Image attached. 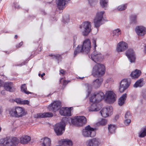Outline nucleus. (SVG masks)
<instances>
[{
  "mask_svg": "<svg viewBox=\"0 0 146 146\" xmlns=\"http://www.w3.org/2000/svg\"><path fill=\"white\" fill-rule=\"evenodd\" d=\"M40 73H39V74H38V76H40Z\"/></svg>",
  "mask_w": 146,
  "mask_h": 146,
  "instance_id": "nucleus-62",
  "label": "nucleus"
},
{
  "mask_svg": "<svg viewBox=\"0 0 146 146\" xmlns=\"http://www.w3.org/2000/svg\"><path fill=\"white\" fill-rule=\"evenodd\" d=\"M127 6V4L119 5L117 9L120 11L124 10L126 9Z\"/></svg>",
  "mask_w": 146,
  "mask_h": 146,
  "instance_id": "nucleus-39",
  "label": "nucleus"
},
{
  "mask_svg": "<svg viewBox=\"0 0 146 146\" xmlns=\"http://www.w3.org/2000/svg\"><path fill=\"white\" fill-rule=\"evenodd\" d=\"M105 72V66L100 63H98L94 67L92 74L94 77H97L100 75H103Z\"/></svg>",
  "mask_w": 146,
  "mask_h": 146,
  "instance_id": "nucleus-2",
  "label": "nucleus"
},
{
  "mask_svg": "<svg viewBox=\"0 0 146 146\" xmlns=\"http://www.w3.org/2000/svg\"><path fill=\"white\" fill-rule=\"evenodd\" d=\"M105 95L101 92H95L90 98V101L92 103H97L104 99Z\"/></svg>",
  "mask_w": 146,
  "mask_h": 146,
  "instance_id": "nucleus-4",
  "label": "nucleus"
},
{
  "mask_svg": "<svg viewBox=\"0 0 146 146\" xmlns=\"http://www.w3.org/2000/svg\"><path fill=\"white\" fill-rule=\"evenodd\" d=\"M82 134L85 137H93L96 134V129L91 127L90 125H88L83 130Z\"/></svg>",
  "mask_w": 146,
  "mask_h": 146,
  "instance_id": "nucleus-5",
  "label": "nucleus"
},
{
  "mask_svg": "<svg viewBox=\"0 0 146 146\" xmlns=\"http://www.w3.org/2000/svg\"><path fill=\"white\" fill-rule=\"evenodd\" d=\"M119 117V115H116L115 117V118L116 120H117Z\"/></svg>",
  "mask_w": 146,
  "mask_h": 146,
  "instance_id": "nucleus-55",
  "label": "nucleus"
},
{
  "mask_svg": "<svg viewBox=\"0 0 146 146\" xmlns=\"http://www.w3.org/2000/svg\"><path fill=\"white\" fill-rule=\"evenodd\" d=\"M89 57L95 62L97 63L98 62H101L104 58V57L101 53L95 51L91 55H88Z\"/></svg>",
  "mask_w": 146,
  "mask_h": 146,
  "instance_id": "nucleus-9",
  "label": "nucleus"
},
{
  "mask_svg": "<svg viewBox=\"0 0 146 146\" xmlns=\"http://www.w3.org/2000/svg\"><path fill=\"white\" fill-rule=\"evenodd\" d=\"M22 100L20 98H17L15 100V101L16 102L17 104H21Z\"/></svg>",
  "mask_w": 146,
  "mask_h": 146,
  "instance_id": "nucleus-48",
  "label": "nucleus"
},
{
  "mask_svg": "<svg viewBox=\"0 0 146 146\" xmlns=\"http://www.w3.org/2000/svg\"><path fill=\"white\" fill-rule=\"evenodd\" d=\"M61 104L59 101H54L49 106L48 109L50 111L55 112L60 108L62 106Z\"/></svg>",
  "mask_w": 146,
  "mask_h": 146,
  "instance_id": "nucleus-10",
  "label": "nucleus"
},
{
  "mask_svg": "<svg viewBox=\"0 0 146 146\" xmlns=\"http://www.w3.org/2000/svg\"><path fill=\"white\" fill-rule=\"evenodd\" d=\"M116 127L115 125L110 124L109 125L108 127V129L109 132L111 133L115 132Z\"/></svg>",
  "mask_w": 146,
  "mask_h": 146,
  "instance_id": "nucleus-37",
  "label": "nucleus"
},
{
  "mask_svg": "<svg viewBox=\"0 0 146 146\" xmlns=\"http://www.w3.org/2000/svg\"><path fill=\"white\" fill-rule=\"evenodd\" d=\"M126 55L131 63L135 62L136 57L135 53L133 49H128L126 52Z\"/></svg>",
  "mask_w": 146,
  "mask_h": 146,
  "instance_id": "nucleus-14",
  "label": "nucleus"
},
{
  "mask_svg": "<svg viewBox=\"0 0 146 146\" xmlns=\"http://www.w3.org/2000/svg\"><path fill=\"white\" fill-rule=\"evenodd\" d=\"M131 122V120L129 119L125 118L124 121V123L126 125H129Z\"/></svg>",
  "mask_w": 146,
  "mask_h": 146,
  "instance_id": "nucleus-45",
  "label": "nucleus"
},
{
  "mask_svg": "<svg viewBox=\"0 0 146 146\" xmlns=\"http://www.w3.org/2000/svg\"><path fill=\"white\" fill-rule=\"evenodd\" d=\"M70 0H56L58 7L59 9L62 10L65 7L66 3Z\"/></svg>",
  "mask_w": 146,
  "mask_h": 146,
  "instance_id": "nucleus-21",
  "label": "nucleus"
},
{
  "mask_svg": "<svg viewBox=\"0 0 146 146\" xmlns=\"http://www.w3.org/2000/svg\"><path fill=\"white\" fill-rule=\"evenodd\" d=\"M45 75V74L44 73H43V74H42L41 75V77H43V76H44Z\"/></svg>",
  "mask_w": 146,
  "mask_h": 146,
  "instance_id": "nucleus-57",
  "label": "nucleus"
},
{
  "mask_svg": "<svg viewBox=\"0 0 146 146\" xmlns=\"http://www.w3.org/2000/svg\"><path fill=\"white\" fill-rule=\"evenodd\" d=\"M127 48V44L124 42L122 41L118 44L117 50L118 52H122L126 50Z\"/></svg>",
  "mask_w": 146,
  "mask_h": 146,
  "instance_id": "nucleus-17",
  "label": "nucleus"
},
{
  "mask_svg": "<svg viewBox=\"0 0 146 146\" xmlns=\"http://www.w3.org/2000/svg\"><path fill=\"white\" fill-rule=\"evenodd\" d=\"M112 107H108L103 108L100 111L101 115L104 117H106L108 116L110 114L111 115L112 112Z\"/></svg>",
  "mask_w": 146,
  "mask_h": 146,
  "instance_id": "nucleus-13",
  "label": "nucleus"
},
{
  "mask_svg": "<svg viewBox=\"0 0 146 146\" xmlns=\"http://www.w3.org/2000/svg\"><path fill=\"white\" fill-rule=\"evenodd\" d=\"M1 127H0V132H1Z\"/></svg>",
  "mask_w": 146,
  "mask_h": 146,
  "instance_id": "nucleus-61",
  "label": "nucleus"
},
{
  "mask_svg": "<svg viewBox=\"0 0 146 146\" xmlns=\"http://www.w3.org/2000/svg\"><path fill=\"white\" fill-rule=\"evenodd\" d=\"M102 82V79L98 78L93 82L92 86L95 88H98L100 86Z\"/></svg>",
  "mask_w": 146,
  "mask_h": 146,
  "instance_id": "nucleus-25",
  "label": "nucleus"
},
{
  "mask_svg": "<svg viewBox=\"0 0 146 146\" xmlns=\"http://www.w3.org/2000/svg\"><path fill=\"white\" fill-rule=\"evenodd\" d=\"M53 114L52 113L47 112L43 113H40L37 114L38 117L44 118L46 117H50L53 116Z\"/></svg>",
  "mask_w": 146,
  "mask_h": 146,
  "instance_id": "nucleus-29",
  "label": "nucleus"
},
{
  "mask_svg": "<svg viewBox=\"0 0 146 146\" xmlns=\"http://www.w3.org/2000/svg\"><path fill=\"white\" fill-rule=\"evenodd\" d=\"M98 1V0H88L89 3L91 6L95 5Z\"/></svg>",
  "mask_w": 146,
  "mask_h": 146,
  "instance_id": "nucleus-44",
  "label": "nucleus"
},
{
  "mask_svg": "<svg viewBox=\"0 0 146 146\" xmlns=\"http://www.w3.org/2000/svg\"><path fill=\"white\" fill-rule=\"evenodd\" d=\"M139 137H143L146 136V127L141 129L139 133Z\"/></svg>",
  "mask_w": 146,
  "mask_h": 146,
  "instance_id": "nucleus-34",
  "label": "nucleus"
},
{
  "mask_svg": "<svg viewBox=\"0 0 146 146\" xmlns=\"http://www.w3.org/2000/svg\"><path fill=\"white\" fill-rule=\"evenodd\" d=\"M91 48V41L89 39H87L83 42L82 45H78L77 47L74 51V56L80 52L87 53L89 55Z\"/></svg>",
  "mask_w": 146,
  "mask_h": 146,
  "instance_id": "nucleus-1",
  "label": "nucleus"
},
{
  "mask_svg": "<svg viewBox=\"0 0 146 146\" xmlns=\"http://www.w3.org/2000/svg\"><path fill=\"white\" fill-rule=\"evenodd\" d=\"M51 139L48 137H44L40 139V143L42 146H51Z\"/></svg>",
  "mask_w": 146,
  "mask_h": 146,
  "instance_id": "nucleus-19",
  "label": "nucleus"
},
{
  "mask_svg": "<svg viewBox=\"0 0 146 146\" xmlns=\"http://www.w3.org/2000/svg\"><path fill=\"white\" fill-rule=\"evenodd\" d=\"M93 104L88 107V110L90 111H97L100 110V108L97 107L96 103Z\"/></svg>",
  "mask_w": 146,
  "mask_h": 146,
  "instance_id": "nucleus-30",
  "label": "nucleus"
},
{
  "mask_svg": "<svg viewBox=\"0 0 146 146\" xmlns=\"http://www.w3.org/2000/svg\"><path fill=\"white\" fill-rule=\"evenodd\" d=\"M23 44V42H21L19 43V44L16 46V47L17 48H20Z\"/></svg>",
  "mask_w": 146,
  "mask_h": 146,
  "instance_id": "nucleus-53",
  "label": "nucleus"
},
{
  "mask_svg": "<svg viewBox=\"0 0 146 146\" xmlns=\"http://www.w3.org/2000/svg\"><path fill=\"white\" fill-rule=\"evenodd\" d=\"M8 143L7 146H16L19 143V140L16 137L8 139Z\"/></svg>",
  "mask_w": 146,
  "mask_h": 146,
  "instance_id": "nucleus-20",
  "label": "nucleus"
},
{
  "mask_svg": "<svg viewBox=\"0 0 146 146\" xmlns=\"http://www.w3.org/2000/svg\"><path fill=\"white\" fill-rule=\"evenodd\" d=\"M66 73V72L65 71H64L63 69H61L60 70V74H62L63 75H64Z\"/></svg>",
  "mask_w": 146,
  "mask_h": 146,
  "instance_id": "nucleus-52",
  "label": "nucleus"
},
{
  "mask_svg": "<svg viewBox=\"0 0 146 146\" xmlns=\"http://www.w3.org/2000/svg\"><path fill=\"white\" fill-rule=\"evenodd\" d=\"M59 113L62 115L70 116L71 115V108L63 107L60 109Z\"/></svg>",
  "mask_w": 146,
  "mask_h": 146,
  "instance_id": "nucleus-15",
  "label": "nucleus"
},
{
  "mask_svg": "<svg viewBox=\"0 0 146 146\" xmlns=\"http://www.w3.org/2000/svg\"><path fill=\"white\" fill-rule=\"evenodd\" d=\"M141 73L140 70L136 69L135 71L132 72L131 75L133 78H137L141 75Z\"/></svg>",
  "mask_w": 146,
  "mask_h": 146,
  "instance_id": "nucleus-28",
  "label": "nucleus"
},
{
  "mask_svg": "<svg viewBox=\"0 0 146 146\" xmlns=\"http://www.w3.org/2000/svg\"><path fill=\"white\" fill-rule=\"evenodd\" d=\"M68 83V82L66 80H64L63 81V86L66 85Z\"/></svg>",
  "mask_w": 146,
  "mask_h": 146,
  "instance_id": "nucleus-54",
  "label": "nucleus"
},
{
  "mask_svg": "<svg viewBox=\"0 0 146 146\" xmlns=\"http://www.w3.org/2000/svg\"><path fill=\"white\" fill-rule=\"evenodd\" d=\"M62 146H71L72 145V142L71 140L68 139H64L62 140Z\"/></svg>",
  "mask_w": 146,
  "mask_h": 146,
  "instance_id": "nucleus-31",
  "label": "nucleus"
},
{
  "mask_svg": "<svg viewBox=\"0 0 146 146\" xmlns=\"http://www.w3.org/2000/svg\"><path fill=\"white\" fill-rule=\"evenodd\" d=\"M79 77V78L80 79H83L84 78V77Z\"/></svg>",
  "mask_w": 146,
  "mask_h": 146,
  "instance_id": "nucleus-59",
  "label": "nucleus"
},
{
  "mask_svg": "<svg viewBox=\"0 0 146 146\" xmlns=\"http://www.w3.org/2000/svg\"><path fill=\"white\" fill-rule=\"evenodd\" d=\"M15 7L18 9H19L20 8V6L19 5H16L15 6Z\"/></svg>",
  "mask_w": 146,
  "mask_h": 146,
  "instance_id": "nucleus-56",
  "label": "nucleus"
},
{
  "mask_svg": "<svg viewBox=\"0 0 146 146\" xmlns=\"http://www.w3.org/2000/svg\"><path fill=\"white\" fill-rule=\"evenodd\" d=\"M30 137L27 135H25L20 138V142L23 144L28 143L31 140Z\"/></svg>",
  "mask_w": 146,
  "mask_h": 146,
  "instance_id": "nucleus-27",
  "label": "nucleus"
},
{
  "mask_svg": "<svg viewBox=\"0 0 146 146\" xmlns=\"http://www.w3.org/2000/svg\"><path fill=\"white\" fill-rule=\"evenodd\" d=\"M131 117L130 113L129 111H127L125 114V118L129 119Z\"/></svg>",
  "mask_w": 146,
  "mask_h": 146,
  "instance_id": "nucleus-46",
  "label": "nucleus"
},
{
  "mask_svg": "<svg viewBox=\"0 0 146 146\" xmlns=\"http://www.w3.org/2000/svg\"><path fill=\"white\" fill-rule=\"evenodd\" d=\"M107 121L106 119H103L98 123L97 125H104L107 124Z\"/></svg>",
  "mask_w": 146,
  "mask_h": 146,
  "instance_id": "nucleus-38",
  "label": "nucleus"
},
{
  "mask_svg": "<svg viewBox=\"0 0 146 146\" xmlns=\"http://www.w3.org/2000/svg\"><path fill=\"white\" fill-rule=\"evenodd\" d=\"M29 102L28 100H22L21 104H29Z\"/></svg>",
  "mask_w": 146,
  "mask_h": 146,
  "instance_id": "nucleus-47",
  "label": "nucleus"
},
{
  "mask_svg": "<svg viewBox=\"0 0 146 146\" xmlns=\"http://www.w3.org/2000/svg\"><path fill=\"white\" fill-rule=\"evenodd\" d=\"M130 19L132 23L135 24L136 22L137 15H132L131 16Z\"/></svg>",
  "mask_w": 146,
  "mask_h": 146,
  "instance_id": "nucleus-40",
  "label": "nucleus"
},
{
  "mask_svg": "<svg viewBox=\"0 0 146 146\" xmlns=\"http://www.w3.org/2000/svg\"><path fill=\"white\" fill-rule=\"evenodd\" d=\"M17 37H18V36L17 35H16L15 36V38L17 39Z\"/></svg>",
  "mask_w": 146,
  "mask_h": 146,
  "instance_id": "nucleus-60",
  "label": "nucleus"
},
{
  "mask_svg": "<svg viewBox=\"0 0 146 146\" xmlns=\"http://www.w3.org/2000/svg\"><path fill=\"white\" fill-rule=\"evenodd\" d=\"M17 117H21L25 115V110L22 108L15 107Z\"/></svg>",
  "mask_w": 146,
  "mask_h": 146,
  "instance_id": "nucleus-22",
  "label": "nucleus"
},
{
  "mask_svg": "<svg viewBox=\"0 0 146 146\" xmlns=\"http://www.w3.org/2000/svg\"><path fill=\"white\" fill-rule=\"evenodd\" d=\"M63 20L64 24L68 23L69 22V18L68 17L65 19H64Z\"/></svg>",
  "mask_w": 146,
  "mask_h": 146,
  "instance_id": "nucleus-49",
  "label": "nucleus"
},
{
  "mask_svg": "<svg viewBox=\"0 0 146 146\" xmlns=\"http://www.w3.org/2000/svg\"><path fill=\"white\" fill-rule=\"evenodd\" d=\"M108 0H100V5L102 8H106L108 6Z\"/></svg>",
  "mask_w": 146,
  "mask_h": 146,
  "instance_id": "nucleus-33",
  "label": "nucleus"
},
{
  "mask_svg": "<svg viewBox=\"0 0 146 146\" xmlns=\"http://www.w3.org/2000/svg\"><path fill=\"white\" fill-rule=\"evenodd\" d=\"M91 25L90 22L85 21L80 26V28L83 30L82 34L84 36H87L91 30Z\"/></svg>",
  "mask_w": 146,
  "mask_h": 146,
  "instance_id": "nucleus-6",
  "label": "nucleus"
},
{
  "mask_svg": "<svg viewBox=\"0 0 146 146\" xmlns=\"http://www.w3.org/2000/svg\"><path fill=\"white\" fill-rule=\"evenodd\" d=\"M74 38V46H75L76 45V40L77 39V37L76 36V35H74L73 37Z\"/></svg>",
  "mask_w": 146,
  "mask_h": 146,
  "instance_id": "nucleus-50",
  "label": "nucleus"
},
{
  "mask_svg": "<svg viewBox=\"0 0 146 146\" xmlns=\"http://www.w3.org/2000/svg\"><path fill=\"white\" fill-rule=\"evenodd\" d=\"M145 75H146V73Z\"/></svg>",
  "mask_w": 146,
  "mask_h": 146,
  "instance_id": "nucleus-64",
  "label": "nucleus"
},
{
  "mask_svg": "<svg viewBox=\"0 0 146 146\" xmlns=\"http://www.w3.org/2000/svg\"><path fill=\"white\" fill-rule=\"evenodd\" d=\"M2 112V108L1 107H0V114Z\"/></svg>",
  "mask_w": 146,
  "mask_h": 146,
  "instance_id": "nucleus-58",
  "label": "nucleus"
},
{
  "mask_svg": "<svg viewBox=\"0 0 146 146\" xmlns=\"http://www.w3.org/2000/svg\"><path fill=\"white\" fill-rule=\"evenodd\" d=\"M113 34L114 35L119 36L121 34L120 30L119 29H117L114 30L113 32Z\"/></svg>",
  "mask_w": 146,
  "mask_h": 146,
  "instance_id": "nucleus-42",
  "label": "nucleus"
},
{
  "mask_svg": "<svg viewBox=\"0 0 146 146\" xmlns=\"http://www.w3.org/2000/svg\"><path fill=\"white\" fill-rule=\"evenodd\" d=\"M13 85V83L12 82H6L4 85V88L6 90L10 92H13L15 90Z\"/></svg>",
  "mask_w": 146,
  "mask_h": 146,
  "instance_id": "nucleus-23",
  "label": "nucleus"
},
{
  "mask_svg": "<svg viewBox=\"0 0 146 146\" xmlns=\"http://www.w3.org/2000/svg\"><path fill=\"white\" fill-rule=\"evenodd\" d=\"M127 97V94L125 93L123 94L119 98L118 101V104L119 106H121L124 104Z\"/></svg>",
  "mask_w": 146,
  "mask_h": 146,
  "instance_id": "nucleus-26",
  "label": "nucleus"
},
{
  "mask_svg": "<svg viewBox=\"0 0 146 146\" xmlns=\"http://www.w3.org/2000/svg\"><path fill=\"white\" fill-rule=\"evenodd\" d=\"M43 13H44V14L45 15V14H46V13L44 12H43Z\"/></svg>",
  "mask_w": 146,
  "mask_h": 146,
  "instance_id": "nucleus-63",
  "label": "nucleus"
},
{
  "mask_svg": "<svg viewBox=\"0 0 146 146\" xmlns=\"http://www.w3.org/2000/svg\"><path fill=\"white\" fill-rule=\"evenodd\" d=\"M15 107H14L9 110V114L13 117H17Z\"/></svg>",
  "mask_w": 146,
  "mask_h": 146,
  "instance_id": "nucleus-32",
  "label": "nucleus"
},
{
  "mask_svg": "<svg viewBox=\"0 0 146 146\" xmlns=\"http://www.w3.org/2000/svg\"><path fill=\"white\" fill-rule=\"evenodd\" d=\"M106 100L110 103H113L116 100V95L112 91H108L106 93Z\"/></svg>",
  "mask_w": 146,
  "mask_h": 146,
  "instance_id": "nucleus-12",
  "label": "nucleus"
},
{
  "mask_svg": "<svg viewBox=\"0 0 146 146\" xmlns=\"http://www.w3.org/2000/svg\"><path fill=\"white\" fill-rule=\"evenodd\" d=\"M104 13V11L98 12L94 19V24L95 27L97 29H98L100 25L103 24L102 20L103 19V15Z\"/></svg>",
  "mask_w": 146,
  "mask_h": 146,
  "instance_id": "nucleus-8",
  "label": "nucleus"
},
{
  "mask_svg": "<svg viewBox=\"0 0 146 146\" xmlns=\"http://www.w3.org/2000/svg\"><path fill=\"white\" fill-rule=\"evenodd\" d=\"M135 31L139 36H143L146 33V28L142 26L137 27L136 28Z\"/></svg>",
  "mask_w": 146,
  "mask_h": 146,
  "instance_id": "nucleus-18",
  "label": "nucleus"
},
{
  "mask_svg": "<svg viewBox=\"0 0 146 146\" xmlns=\"http://www.w3.org/2000/svg\"><path fill=\"white\" fill-rule=\"evenodd\" d=\"M49 56L53 57V58H55L58 60H59L61 58V57L60 55L59 54H56L53 55L52 54H50Z\"/></svg>",
  "mask_w": 146,
  "mask_h": 146,
  "instance_id": "nucleus-41",
  "label": "nucleus"
},
{
  "mask_svg": "<svg viewBox=\"0 0 146 146\" xmlns=\"http://www.w3.org/2000/svg\"><path fill=\"white\" fill-rule=\"evenodd\" d=\"M141 95L143 99L146 100V88L143 89Z\"/></svg>",
  "mask_w": 146,
  "mask_h": 146,
  "instance_id": "nucleus-43",
  "label": "nucleus"
},
{
  "mask_svg": "<svg viewBox=\"0 0 146 146\" xmlns=\"http://www.w3.org/2000/svg\"><path fill=\"white\" fill-rule=\"evenodd\" d=\"M66 125L62 121L56 123L54 127V130L57 135H61L65 131Z\"/></svg>",
  "mask_w": 146,
  "mask_h": 146,
  "instance_id": "nucleus-7",
  "label": "nucleus"
},
{
  "mask_svg": "<svg viewBox=\"0 0 146 146\" xmlns=\"http://www.w3.org/2000/svg\"><path fill=\"white\" fill-rule=\"evenodd\" d=\"M86 122V119L84 116H77L71 119L72 123L77 126H82Z\"/></svg>",
  "mask_w": 146,
  "mask_h": 146,
  "instance_id": "nucleus-3",
  "label": "nucleus"
},
{
  "mask_svg": "<svg viewBox=\"0 0 146 146\" xmlns=\"http://www.w3.org/2000/svg\"><path fill=\"white\" fill-rule=\"evenodd\" d=\"M145 84V82L144 81V79L141 78L138 80L134 84L133 86L134 88H141Z\"/></svg>",
  "mask_w": 146,
  "mask_h": 146,
  "instance_id": "nucleus-24",
  "label": "nucleus"
},
{
  "mask_svg": "<svg viewBox=\"0 0 146 146\" xmlns=\"http://www.w3.org/2000/svg\"><path fill=\"white\" fill-rule=\"evenodd\" d=\"M100 143V140L98 138H93L88 141V146H99Z\"/></svg>",
  "mask_w": 146,
  "mask_h": 146,
  "instance_id": "nucleus-16",
  "label": "nucleus"
},
{
  "mask_svg": "<svg viewBox=\"0 0 146 146\" xmlns=\"http://www.w3.org/2000/svg\"><path fill=\"white\" fill-rule=\"evenodd\" d=\"M130 84L129 82H128L127 80L124 79L122 80L120 82L119 88V90L120 92L122 93L127 89Z\"/></svg>",
  "mask_w": 146,
  "mask_h": 146,
  "instance_id": "nucleus-11",
  "label": "nucleus"
},
{
  "mask_svg": "<svg viewBox=\"0 0 146 146\" xmlns=\"http://www.w3.org/2000/svg\"><path fill=\"white\" fill-rule=\"evenodd\" d=\"M93 44L94 45V47L95 49H96V40L95 39L93 40Z\"/></svg>",
  "mask_w": 146,
  "mask_h": 146,
  "instance_id": "nucleus-51",
  "label": "nucleus"
},
{
  "mask_svg": "<svg viewBox=\"0 0 146 146\" xmlns=\"http://www.w3.org/2000/svg\"><path fill=\"white\" fill-rule=\"evenodd\" d=\"M8 139L7 138L0 140V144L3 146H7L8 144Z\"/></svg>",
  "mask_w": 146,
  "mask_h": 146,
  "instance_id": "nucleus-36",
  "label": "nucleus"
},
{
  "mask_svg": "<svg viewBox=\"0 0 146 146\" xmlns=\"http://www.w3.org/2000/svg\"><path fill=\"white\" fill-rule=\"evenodd\" d=\"M21 90L22 92H24L26 94H31V92L29 91H27V88L25 84L22 85L21 87Z\"/></svg>",
  "mask_w": 146,
  "mask_h": 146,
  "instance_id": "nucleus-35",
  "label": "nucleus"
}]
</instances>
